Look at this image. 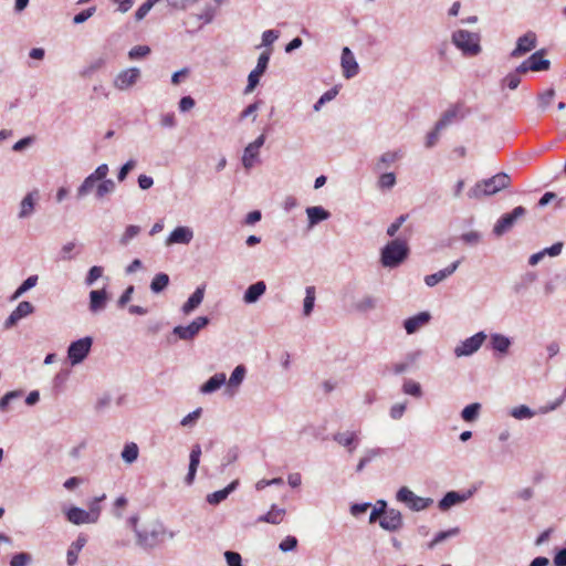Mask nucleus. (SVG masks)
Masks as SVG:
<instances>
[{
	"mask_svg": "<svg viewBox=\"0 0 566 566\" xmlns=\"http://www.w3.org/2000/svg\"><path fill=\"white\" fill-rule=\"evenodd\" d=\"M136 543L145 551H151L166 539H174L176 532L168 530L163 522L154 521L143 530L135 528Z\"/></svg>",
	"mask_w": 566,
	"mask_h": 566,
	"instance_id": "nucleus-1",
	"label": "nucleus"
},
{
	"mask_svg": "<svg viewBox=\"0 0 566 566\" xmlns=\"http://www.w3.org/2000/svg\"><path fill=\"white\" fill-rule=\"evenodd\" d=\"M511 185V177L505 172H499L491 178L478 181L468 191L470 199H481L493 196Z\"/></svg>",
	"mask_w": 566,
	"mask_h": 566,
	"instance_id": "nucleus-2",
	"label": "nucleus"
},
{
	"mask_svg": "<svg viewBox=\"0 0 566 566\" xmlns=\"http://www.w3.org/2000/svg\"><path fill=\"white\" fill-rule=\"evenodd\" d=\"M410 249L407 241L394 239L389 241L380 251V262L384 268L395 269L403 263Z\"/></svg>",
	"mask_w": 566,
	"mask_h": 566,
	"instance_id": "nucleus-3",
	"label": "nucleus"
},
{
	"mask_svg": "<svg viewBox=\"0 0 566 566\" xmlns=\"http://www.w3.org/2000/svg\"><path fill=\"white\" fill-rule=\"evenodd\" d=\"M480 34L467 30H457L452 33V43L463 55L475 56L481 52Z\"/></svg>",
	"mask_w": 566,
	"mask_h": 566,
	"instance_id": "nucleus-4",
	"label": "nucleus"
},
{
	"mask_svg": "<svg viewBox=\"0 0 566 566\" xmlns=\"http://www.w3.org/2000/svg\"><path fill=\"white\" fill-rule=\"evenodd\" d=\"M527 213V210L522 207H515L511 212L504 213L494 224L493 234L495 237H502L506 232L513 229L516 222L524 218Z\"/></svg>",
	"mask_w": 566,
	"mask_h": 566,
	"instance_id": "nucleus-5",
	"label": "nucleus"
},
{
	"mask_svg": "<svg viewBox=\"0 0 566 566\" xmlns=\"http://www.w3.org/2000/svg\"><path fill=\"white\" fill-rule=\"evenodd\" d=\"M396 499L415 512L423 511L433 503L432 499L418 496L407 486H401L398 490Z\"/></svg>",
	"mask_w": 566,
	"mask_h": 566,
	"instance_id": "nucleus-6",
	"label": "nucleus"
},
{
	"mask_svg": "<svg viewBox=\"0 0 566 566\" xmlns=\"http://www.w3.org/2000/svg\"><path fill=\"white\" fill-rule=\"evenodd\" d=\"M93 345V338L85 336L72 342L67 348V358L72 366L81 364L90 354Z\"/></svg>",
	"mask_w": 566,
	"mask_h": 566,
	"instance_id": "nucleus-7",
	"label": "nucleus"
},
{
	"mask_svg": "<svg viewBox=\"0 0 566 566\" xmlns=\"http://www.w3.org/2000/svg\"><path fill=\"white\" fill-rule=\"evenodd\" d=\"M207 316H198L190 324L178 325L172 329V334L181 340H192L198 333L209 324Z\"/></svg>",
	"mask_w": 566,
	"mask_h": 566,
	"instance_id": "nucleus-8",
	"label": "nucleus"
},
{
	"mask_svg": "<svg viewBox=\"0 0 566 566\" xmlns=\"http://www.w3.org/2000/svg\"><path fill=\"white\" fill-rule=\"evenodd\" d=\"M486 339L484 332H479L473 336L462 340L454 348V355L457 358L468 357L476 353Z\"/></svg>",
	"mask_w": 566,
	"mask_h": 566,
	"instance_id": "nucleus-9",
	"label": "nucleus"
},
{
	"mask_svg": "<svg viewBox=\"0 0 566 566\" xmlns=\"http://www.w3.org/2000/svg\"><path fill=\"white\" fill-rule=\"evenodd\" d=\"M142 72L138 67H128L118 72L114 77L113 85L118 91L130 90L140 78Z\"/></svg>",
	"mask_w": 566,
	"mask_h": 566,
	"instance_id": "nucleus-10",
	"label": "nucleus"
},
{
	"mask_svg": "<svg viewBox=\"0 0 566 566\" xmlns=\"http://www.w3.org/2000/svg\"><path fill=\"white\" fill-rule=\"evenodd\" d=\"M270 61V51L261 53L258 59V63L254 70H252L248 76V84L244 88V93L249 94L254 91L260 82V77L264 74L268 69Z\"/></svg>",
	"mask_w": 566,
	"mask_h": 566,
	"instance_id": "nucleus-11",
	"label": "nucleus"
},
{
	"mask_svg": "<svg viewBox=\"0 0 566 566\" xmlns=\"http://www.w3.org/2000/svg\"><path fill=\"white\" fill-rule=\"evenodd\" d=\"M265 143V135L261 134L254 142L247 145L242 156V165L247 170H250L258 161L260 148Z\"/></svg>",
	"mask_w": 566,
	"mask_h": 566,
	"instance_id": "nucleus-12",
	"label": "nucleus"
},
{
	"mask_svg": "<svg viewBox=\"0 0 566 566\" xmlns=\"http://www.w3.org/2000/svg\"><path fill=\"white\" fill-rule=\"evenodd\" d=\"M537 36L535 32L528 31L516 41L515 49L511 52L512 57H521L536 48Z\"/></svg>",
	"mask_w": 566,
	"mask_h": 566,
	"instance_id": "nucleus-13",
	"label": "nucleus"
},
{
	"mask_svg": "<svg viewBox=\"0 0 566 566\" xmlns=\"http://www.w3.org/2000/svg\"><path fill=\"white\" fill-rule=\"evenodd\" d=\"M340 66L345 78H352L359 72V65L348 46H345L342 50Z\"/></svg>",
	"mask_w": 566,
	"mask_h": 566,
	"instance_id": "nucleus-14",
	"label": "nucleus"
},
{
	"mask_svg": "<svg viewBox=\"0 0 566 566\" xmlns=\"http://www.w3.org/2000/svg\"><path fill=\"white\" fill-rule=\"evenodd\" d=\"M379 525L385 531L397 532L403 525L402 514L396 509H389L386 515L379 520Z\"/></svg>",
	"mask_w": 566,
	"mask_h": 566,
	"instance_id": "nucleus-15",
	"label": "nucleus"
},
{
	"mask_svg": "<svg viewBox=\"0 0 566 566\" xmlns=\"http://www.w3.org/2000/svg\"><path fill=\"white\" fill-rule=\"evenodd\" d=\"M193 239V231L191 228L186 226H180L175 228L168 238L166 239L165 244L167 247L174 245V244H189L190 241Z\"/></svg>",
	"mask_w": 566,
	"mask_h": 566,
	"instance_id": "nucleus-16",
	"label": "nucleus"
},
{
	"mask_svg": "<svg viewBox=\"0 0 566 566\" xmlns=\"http://www.w3.org/2000/svg\"><path fill=\"white\" fill-rule=\"evenodd\" d=\"M473 495V491L469 490L465 493H459L457 491H449L444 494V496L439 501V509L441 511H448L454 505L465 502Z\"/></svg>",
	"mask_w": 566,
	"mask_h": 566,
	"instance_id": "nucleus-17",
	"label": "nucleus"
},
{
	"mask_svg": "<svg viewBox=\"0 0 566 566\" xmlns=\"http://www.w3.org/2000/svg\"><path fill=\"white\" fill-rule=\"evenodd\" d=\"M34 312V306L32 303L28 301H22L18 304L14 311L8 316L4 322L6 328H11L14 326L20 319L27 317L28 315Z\"/></svg>",
	"mask_w": 566,
	"mask_h": 566,
	"instance_id": "nucleus-18",
	"label": "nucleus"
},
{
	"mask_svg": "<svg viewBox=\"0 0 566 566\" xmlns=\"http://www.w3.org/2000/svg\"><path fill=\"white\" fill-rule=\"evenodd\" d=\"M40 199L39 190L28 192L20 202V210L18 213L19 219H28L35 211V205Z\"/></svg>",
	"mask_w": 566,
	"mask_h": 566,
	"instance_id": "nucleus-19",
	"label": "nucleus"
},
{
	"mask_svg": "<svg viewBox=\"0 0 566 566\" xmlns=\"http://www.w3.org/2000/svg\"><path fill=\"white\" fill-rule=\"evenodd\" d=\"M461 261L460 260H457L454 262H452L450 265H448L447 268L433 273V274H429V275H426L424 276V283L427 286L429 287H433L436 286L438 283L444 281L447 277H449L450 275H452L457 269L459 268Z\"/></svg>",
	"mask_w": 566,
	"mask_h": 566,
	"instance_id": "nucleus-20",
	"label": "nucleus"
},
{
	"mask_svg": "<svg viewBox=\"0 0 566 566\" xmlns=\"http://www.w3.org/2000/svg\"><path fill=\"white\" fill-rule=\"evenodd\" d=\"M108 295L105 289L92 290L90 292L88 308L93 314H97L106 308Z\"/></svg>",
	"mask_w": 566,
	"mask_h": 566,
	"instance_id": "nucleus-21",
	"label": "nucleus"
},
{
	"mask_svg": "<svg viewBox=\"0 0 566 566\" xmlns=\"http://www.w3.org/2000/svg\"><path fill=\"white\" fill-rule=\"evenodd\" d=\"M200 457H201V447H200V444L197 443L192 447V449L190 451V455H189V469H188V473L185 478V482L188 485H191L195 481L197 469L200 463Z\"/></svg>",
	"mask_w": 566,
	"mask_h": 566,
	"instance_id": "nucleus-22",
	"label": "nucleus"
},
{
	"mask_svg": "<svg viewBox=\"0 0 566 566\" xmlns=\"http://www.w3.org/2000/svg\"><path fill=\"white\" fill-rule=\"evenodd\" d=\"M402 157L401 150L386 151L379 156L374 166L375 172H381Z\"/></svg>",
	"mask_w": 566,
	"mask_h": 566,
	"instance_id": "nucleus-23",
	"label": "nucleus"
},
{
	"mask_svg": "<svg viewBox=\"0 0 566 566\" xmlns=\"http://www.w3.org/2000/svg\"><path fill=\"white\" fill-rule=\"evenodd\" d=\"M206 285H200L196 289V291L189 296L187 302L181 306V312L184 315L191 314L199 305L202 303L205 297Z\"/></svg>",
	"mask_w": 566,
	"mask_h": 566,
	"instance_id": "nucleus-24",
	"label": "nucleus"
},
{
	"mask_svg": "<svg viewBox=\"0 0 566 566\" xmlns=\"http://www.w3.org/2000/svg\"><path fill=\"white\" fill-rule=\"evenodd\" d=\"M65 515L67 521L74 525L94 523L93 518L90 517V513L77 506L70 507L67 511H65Z\"/></svg>",
	"mask_w": 566,
	"mask_h": 566,
	"instance_id": "nucleus-25",
	"label": "nucleus"
},
{
	"mask_svg": "<svg viewBox=\"0 0 566 566\" xmlns=\"http://www.w3.org/2000/svg\"><path fill=\"white\" fill-rule=\"evenodd\" d=\"M266 291L264 281H258L251 284L244 292L243 302L245 304L256 303Z\"/></svg>",
	"mask_w": 566,
	"mask_h": 566,
	"instance_id": "nucleus-26",
	"label": "nucleus"
},
{
	"mask_svg": "<svg viewBox=\"0 0 566 566\" xmlns=\"http://www.w3.org/2000/svg\"><path fill=\"white\" fill-rule=\"evenodd\" d=\"M430 321V314L427 312H421L412 317L407 318L403 322V327L407 334L416 333L420 327L426 325Z\"/></svg>",
	"mask_w": 566,
	"mask_h": 566,
	"instance_id": "nucleus-27",
	"label": "nucleus"
},
{
	"mask_svg": "<svg viewBox=\"0 0 566 566\" xmlns=\"http://www.w3.org/2000/svg\"><path fill=\"white\" fill-rule=\"evenodd\" d=\"M333 440L347 448L348 452L352 453L356 449L357 433L355 431L336 432Z\"/></svg>",
	"mask_w": 566,
	"mask_h": 566,
	"instance_id": "nucleus-28",
	"label": "nucleus"
},
{
	"mask_svg": "<svg viewBox=\"0 0 566 566\" xmlns=\"http://www.w3.org/2000/svg\"><path fill=\"white\" fill-rule=\"evenodd\" d=\"M306 214L308 218V227L312 228L317 223L327 220L331 213L321 206H314L306 208Z\"/></svg>",
	"mask_w": 566,
	"mask_h": 566,
	"instance_id": "nucleus-29",
	"label": "nucleus"
},
{
	"mask_svg": "<svg viewBox=\"0 0 566 566\" xmlns=\"http://www.w3.org/2000/svg\"><path fill=\"white\" fill-rule=\"evenodd\" d=\"M227 381L224 373L214 374L200 388L202 394H212L220 389Z\"/></svg>",
	"mask_w": 566,
	"mask_h": 566,
	"instance_id": "nucleus-30",
	"label": "nucleus"
},
{
	"mask_svg": "<svg viewBox=\"0 0 566 566\" xmlns=\"http://www.w3.org/2000/svg\"><path fill=\"white\" fill-rule=\"evenodd\" d=\"M544 50L536 51L528 59L527 62L530 64L531 71L533 72H542L547 71L551 66L549 60L543 57Z\"/></svg>",
	"mask_w": 566,
	"mask_h": 566,
	"instance_id": "nucleus-31",
	"label": "nucleus"
},
{
	"mask_svg": "<svg viewBox=\"0 0 566 566\" xmlns=\"http://www.w3.org/2000/svg\"><path fill=\"white\" fill-rule=\"evenodd\" d=\"M86 544V537L84 535H80L76 541H74L69 549H67V554H66V562H67V565L69 566H74L76 563H77V556H78V553L82 551V548L85 546Z\"/></svg>",
	"mask_w": 566,
	"mask_h": 566,
	"instance_id": "nucleus-32",
	"label": "nucleus"
},
{
	"mask_svg": "<svg viewBox=\"0 0 566 566\" xmlns=\"http://www.w3.org/2000/svg\"><path fill=\"white\" fill-rule=\"evenodd\" d=\"M239 481H232L228 486H226L222 490L216 491L213 493L208 494L207 502L211 505H217L224 501L231 492L235 490L238 486Z\"/></svg>",
	"mask_w": 566,
	"mask_h": 566,
	"instance_id": "nucleus-33",
	"label": "nucleus"
},
{
	"mask_svg": "<svg viewBox=\"0 0 566 566\" xmlns=\"http://www.w3.org/2000/svg\"><path fill=\"white\" fill-rule=\"evenodd\" d=\"M377 306V298L373 295H364L361 298L352 303V310L358 313H367L375 310Z\"/></svg>",
	"mask_w": 566,
	"mask_h": 566,
	"instance_id": "nucleus-34",
	"label": "nucleus"
},
{
	"mask_svg": "<svg viewBox=\"0 0 566 566\" xmlns=\"http://www.w3.org/2000/svg\"><path fill=\"white\" fill-rule=\"evenodd\" d=\"M97 185H98V180L95 179L92 175H88L76 190L77 199H82V198L86 197L94 189L96 190Z\"/></svg>",
	"mask_w": 566,
	"mask_h": 566,
	"instance_id": "nucleus-35",
	"label": "nucleus"
},
{
	"mask_svg": "<svg viewBox=\"0 0 566 566\" xmlns=\"http://www.w3.org/2000/svg\"><path fill=\"white\" fill-rule=\"evenodd\" d=\"M491 344H492V348L494 350L505 354V353H507V350L511 346V340L509 337H506L502 334H492L491 335Z\"/></svg>",
	"mask_w": 566,
	"mask_h": 566,
	"instance_id": "nucleus-36",
	"label": "nucleus"
},
{
	"mask_svg": "<svg viewBox=\"0 0 566 566\" xmlns=\"http://www.w3.org/2000/svg\"><path fill=\"white\" fill-rule=\"evenodd\" d=\"M138 454V446L135 442H129L125 444L124 449L122 450L120 457L125 463L132 464L137 460Z\"/></svg>",
	"mask_w": 566,
	"mask_h": 566,
	"instance_id": "nucleus-37",
	"label": "nucleus"
},
{
	"mask_svg": "<svg viewBox=\"0 0 566 566\" xmlns=\"http://www.w3.org/2000/svg\"><path fill=\"white\" fill-rule=\"evenodd\" d=\"M285 514V510L276 509L275 505L264 515L258 518L259 522H265L271 524H280L283 520V515Z\"/></svg>",
	"mask_w": 566,
	"mask_h": 566,
	"instance_id": "nucleus-38",
	"label": "nucleus"
},
{
	"mask_svg": "<svg viewBox=\"0 0 566 566\" xmlns=\"http://www.w3.org/2000/svg\"><path fill=\"white\" fill-rule=\"evenodd\" d=\"M316 291L315 286H307L305 289V298L303 302V315L310 316L313 312L315 304Z\"/></svg>",
	"mask_w": 566,
	"mask_h": 566,
	"instance_id": "nucleus-39",
	"label": "nucleus"
},
{
	"mask_svg": "<svg viewBox=\"0 0 566 566\" xmlns=\"http://www.w3.org/2000/svg\"><path fill=\"white\" fill-rule=\"evenodd\" d=\"M245 367L243 365H238L230 376V379L228 381V388H238L242 384L245 377Z\"/></svg>",
	"mask_w": 566,
	"mask_h": 566,
	"instance_id": "nucleus-40",
	"label": "nucleus"
},
{
	"mask_svg": "<svg viewBox=\"0 0 566 566\" xmlns=\"http://www.w3.org/2000/svg\"><path fill=\"white\" fill-rule=\"evenodd\" d=\"M115 188H116V185H115L114 180H112V179L98 181V185L96 186V191H95L96 199H98V200L103 199L106 195L114 192Z\"/></svg>",
	"mask_w": 566,
	"mask_h": 566,
	"instance_id": "nucleus-41",
	"label": "nucleus"
},
{
	"mask_svg": "<svg viewBox=\"0 0 566 566\" xmlns=\"http://www.w3.org/2000/svg\"><path fill=\"white\" fill-rule=\"evenodd\" d=\"M169 284V276L166 273H158L150 282V290L153 293L163 292Z\"/></svg>",
	"mask_w": 566,
	"mask_h": 566,
	"instance_id": "nucleus-42",
	"label": "nucleus"
},
{
	"mask_svg": "<svg viewBox=\"0 0 566 566\" xmlns=\"http://www.w3.org/2000/svg\"><path fill=\"white\" fill-rule=\"evenodd\" d=\"M480 410L481 405L479 402L470 403L461 411V417L467 422H473L478 419Z\"/></svg>",
	"mask_w": 566,
	"mask_h": 566,
	"instance_id": "nucleus-43",
	"label": "nucleus"
},
{
	"mask_svg": "<svg viewBox=\"0 0 566 566\" xmlns=\"http://www.w3.org/2000/svg\"><path fill=\"white\" fill-rule=\"evenodd\" d=\"M460 530L459 527H453V528H450L448 531H442V532H439L434 538L428 544V547L430 549H432L434 546H437L438 544L453 537V536H457L459 534Z\"/></svg>",
	"mask_w": 566,
	"mask_h": 566,
	"instance_id": "nucleus-44",
	"label": "nucleus"
},
{
	"mask_svg": "<svg viewBox=\"0 0 566 566\" xmlns=\"http://www.w3.org/2000/svg\"><path fill=\"white\" fill-rule=\"evenodd\" d=\"M457 116H458V108L457 107H452V108L447 109L442 114L441 118L436 123L437 130L444 129L447 126H449L454 120V118Z\"/></svg>",
	"mask_w": 566,
	"mask_h": 566,
	"instance_id": "nucleus-45",
	"label": "nucleus"
},
{
	"mask_svg": "<svg viewBox=\"0 0 566 566\" xmlns=\"http://www.w3.org/2000/svg\"><path fill=\"white\" fill-rule=\"evenodd\" d=\"M397 180L394 172H382L377 181V187L380 190H389L395 187Z\"/></svg>",
	"mask_w": 566,
	"mask_h": 566,
	"instance_id": "nucleus-46",
	"label": "nucleus"
},
{
	"mask_svg": "<svg viewBox=\"0 0 566 566\" xmlns=\"http://www.w3.org/2000/svg\"><path fill=\"white\" fill-rule=\"evenodd\" d=\"M381 453V450L378 449V448H374V449H368L365 451V454L364 457L360 458L357 467H356V472H361L365 467L371 461L374 460L375 458L379 457Z\"/></svg>",
	"mask_w": 566,
	"mask_h": 566,
	"instance_id": "nucleus-47",
	"label": "nucleus"
},
{
	"mask_svg": "<svg viewBox=\"0 0 566 566\" xmlns=\"http://www.w3.org/2000/svg\"><path fill=\"white\" fill-rule=\"evenodd\" d=\"M38 275H31L27 280L22 282V284L15 290V292L12 295V300L19 298L21 295H23L27 291L34 287L38 283Z\"/></svg>",
	"mask_w": 566,
	"mask_h": 566,
	"instance_id": "nucleus-48",
	"label": "nucleus"
},
{
	"mask_svg": "<svg viewBox=\"0 0 566 566\" xmlns=\"http://www.w3.org/2000/svg\"><path fill=\"white\" fill-rule=\"evenodd\" d=\"M510 415L517 420H524L534 417L535 412L530 407L525 405H520L517 407L512 408Z\"/></svg>",
	"mask_w": 566,
	"mask_h": 566,
	"instance_id": "nucleus-49",
	"label": "nucleus"
},
{
	"mask_svg": "<svg viewBox=\"0 0 566 566\" xmlns=\"http://www.w3.org/2000/svg\"><path fill=\"white\" fill-rule=\"evenodd\" d=\"M140 227L130 224L128 226L122 237L119 238V244L126 247L134 238H136L140 232Z\"/></svg>",
	"mask_w": 566,
	"mask_h": 566,
	"instance_id": "nucleus-50",
	"label": "nucleus"
},
{
	"mask_svg": "<svg viewBox=\"0 0 566 566\" xmlns=\"http://www.w3.org/2000/svg\"><path fill=\"white\" fill-rule=\"evenodd\" d=\"M402 391L403 394L410 395L416 398H420L422 396V389L420 384L411 379L405 380L402 385Z\"/></svg>",
	"mask_w": 566,
	"mask_h": 566,
	"instance_id": "nucleus-51",
	"label": "nucleus"
},
{
	"mask_svg": "<svg viewBox=\"0 0 566 566\" xmlns=\"http://www.w3.org/2000/svg\"><path fill=\"white\" fill-rule=\"evenodd\" d=\"M389 509H387V503L386 501L384 500H379L377 502V506L374 507V510L371 511L370 513V516H369V522L370 523H374L376 522L378 518L380 520L382 516L386 515V512L388 511Z\"/></svg>",
	"mask_w": 566,
	"mask_h": 566,
	"instance_id": "nucleus-52",
	"label": "nucleus"
},
{
	"mask_svg": "<svg viewBox=\"0 0 566 566\" xmlns=\"http://www.w3.org/2000/svg\"><path fill=\"white\" fill-rule=\"evenodd\" d=\"M105 499V495H102L101 497H95L93 499L90 504H88V511L87 513H90V517L93 518V522L96 523L99 518V514H101V506H99V502Z\"/></svg>",
	"mask_w": 566,
	"mask_h": 566,
	"instance_id": "nucleus-53",
	"label": "nucleus"
},
{
	"mask_svg": "<svg viewBox=\"0 0 566 566\" xmlns=\"http://www.w3.org/2000/svg\"><path fill=\"white\" fill-rule=\"evenodd\" d=\"M150 53V48L148 45H136L132 48L128 52L129 60H138L147 56Z\"/></svg>",
	"mask_w": 566,
	"mask_h": 566,
	"instance_id": "nucleus-54",
	"label": "nucleus"
},
{
	"mask_svg": "<svg viewBox=\"0 0 566 566\" xmlns=\"http://www.w3.org/2000/svg\"><path fill=\"white\" fill-rule=\"evenodd\" d=\"M337 93H338V92H337V90H336V88H331V90H328L327 92H325V93H324V94L318 98V101L314 104V106H313L314 111H315V112H318L325 103H327V102H329V101L334 99V98L336 97Z\"/></svg>",
	"mask_w": 566,
	"mask_h": 566,
	"instance_id": "nucleus-55",
	"label": "nucleus"
},
{
	"mask_svg": "<svg viewBox=\"0 0 566 566\" xmlns=\"http://www.w3.org/2000/svg\"><path fill=\"white\" fill-rule=\"evenodd\" d=\"M32 560V556L29 553H18L12 556L10 566H28Z\"/></svg>",
	"mask_w": 566,
	"mask_h": 566,
	"instance_id": "nucleus-56",
	"label": "nucleus"
},
{
	"mask_svg": "<svg viewBox=\"0 0 566 566\" xmlns=\"http://www.w3.org/2000/svg\"><path fill=\"white\" fill-rule=\"evenodd\" d=\"M102 275H103V268L102 266H97V265L92 266L88 270L87 275L85 277V284L87 286L93 285L94 282L97 281Z\"/></svg>",
	"mask_w": 566,
	"mask_h": 566,
	"instance_id": "nucleus-57",
	"label": "nucleus"
},
{
	"mask_svg": "<svg viewBox=\"0 0 566 566\" xmlns=\"http://www.w3.org/2000/svg\"><path fill=\"white\" fill-rule=\"evenodd\" d=\"M137 161L135 159L127 160L118 170L117 179L118 181H124L128 174L136 167Z\"/></svg>",
	"mask_w": 566,
	"mask_h": 566,
	"instance_id": "nucleus-58",
	"label": "nucleus"
},
{
	"mask_svg": "<svg viewBox=\"0 0 566 566\" xmlns=\"http://www.w3.org/2000/svg\"><path fill=\"white\" fill-rule=\"evenodd\" d=\"M159 0H147L146 2H144L138 9L137 11L135 12V19L137 21H140L143 20L147 14L148 12L151 10V8L154 7V4L156 2H158Z\"/></svg>",
	"mask_w": 566,
	"mask_h": 566,
	"instance_id": "nucleus-59",
	"label": "nucleus"
},
{
	"mask_svg": "<svg viewBox=\"0 0 566 566\" xmlns=\"http://www.w3.org/2000/svg\"><path fill=\"white\" fill-rule=\"evenodd\" d=\"M555 97L554 88H548L544 93L538 96V105L542 109H546V107L553 102Z\"/></svg>",
	"mask_w": 566,
	"mask_h": 566,
	"instance_id": "nucleus-60",
	"label": "nucleus"
},
{
	"mask_svg": "<svg viewBox=\"0 0 566 566\" xmlns=\"http://www.w3.org/2000/svg\"><path fill=\"white\" fill-rule=\"evenodd\" d=\"M201 412L202 408H197L196 410L184 417L180 421V424L182 427H192L196 423V421L200 418Z\"/></svg>",
	"mask_w": 566,
	"mask_h": 566,
	"instance_id": "nucleus-61",
	"label": "nucleus"
},
{
	"mask_svg": "<svg viewBox=\"0 0 566 566\" xmlns=\"http://www.w3.org/2000/svg\"><path fill=\"white\" fill-rule=\"evenodd\" d=\"M521 83V77L517 73L511 72L503 80L502 85L507 86L510 90H515Z\"/></svg>",
	"mask_w": 566,
	"mask_h": 566,
	"instance_id": "nucleus-62",
	"label": "nucleus"
},
{
	"mask_svg": "<svg viewBox=\"0 0 566 566\" xmlns=\"http://www.w3.org/2000/svg\"><path fill=\"white\" fill-rule=\"evenodd\" d=\"M297 546V538L295 536H286L279 545V548L286 553L293 551Z\"/></svg>",
	"mask_w": 566,
	"mask_h": 566,
	"instance_id": "nucleus-63",
	"label": "nucleus"
},
{
	"mask_svg": "<svg viewBox=\"0 0 566 566\" xmlns=\"http://www.w3.org/2000/svg\"><path fill=\"white\" fill-rule=\"evenodd\" d=\"M224 558L227 560L228 566H242L241 555L237 552L227 551L224 553Z\"/></svg>",
	"mask_w": 566,
	"mask_h": 566,
	"instance_id": "nucleus-64",
	"label": "nucleus"
}]
</instances>
